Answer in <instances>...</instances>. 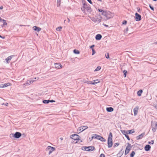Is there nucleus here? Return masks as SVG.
Masks as SVG:
<instances>
[{"label":"nucleus","instance_id":"1","mask_svg":"<svg viewBox=\"0 0 157 157\" xmlns=\"http://www.w3.org/2000/svg\"><path fill=\"white\" fill-rule=\"evenodd\" d=\"M113 135L112 133L111 132H109V135L108 139L107 144H108V147L109 148L111 147L113 144L112 140Z\"/></svg>","mask_w":157,"mask_h":157},{"label":"nucleus","instance_id":"2","mask_svg":"<svg viewBox=\"0 0 157 157\" xmlns=\"http://www.w3.org/2000/svg\"><path fill=\"white\" fill-rule=\"evenodd\" d=\"M103 15L105 16V19L106 20H108L113 17L111 13L109 11H105V12L103 13Z\"/></svg>","mask_w":157,"mask_h":157},{"label":"nucleus","instance_id":"3","mask_svg":"<svg viewBox=\"0 0 157 157\" xmlns=\"http://www.w3.org/2000/svg\"><path fill=\"white\" fill-rule=\"evenodd\" d=\"M21 134L19 132H16L15 133H11L10 135V137H13L14 138L18 139L21 136Z\"/></svg>","mask_w":157,"mask_h":157},{"label":"nucleus","instance_id":"4","mask_svg":"<svg viewBox=\"0 0 157 157\" xmlns=\"http://www.w3.org/2000/svg\"><path fill=\"white\" fill-rule=\"evenodd\" d=\"M95 149V147L94 146H83L82 148V150L88 151H92L94 150Z\"/></svg>","mask_w":157,"mask_h":157},{"label":"nucleus","instance_id":"5","mask_svg":"<svg viewBox=\"0 0 157 157\" xmlns=\"http://www.w3.org/2000/svg\"><path fill=\"white\" fill-rule=\"evenodd\" d=\"M100 18H99L97 16H95L94 17H90L91 20L95 23H99L101 21V17H100V16L99 15Z\"/></svg>","mask_w":157,"mask_h":157},{"label":"nucleus","instance_id":"6","mask_svg":"<svg viewBox=\"0 0 157 157\" xmlns=\"http://www.w3.org/2000/svg\"><path fill=\"white\" fill-rule=\"evenodd\" d=\"M127 144L128 146L126 147L125 151L124 154L125 155L128 153L132 147V146L130 143H128Z\"/></svg>","mask_w":157,"mask_h":157},{"label":"nucleus","instance_id":"7","mask_svg":"<svg viewBox=\"0 0 157 157\" xmlns=\"http://www.w3.org/2000/svg\"><path fill=\"white\" fill-rule=\"evenodd\" d=\"M70 137L71 138L75 140H79L80 137L78 135L76 134H74L72 135H71L70 136Z\"/></svg>","mask_w":157,"mask_h":157},{"label":"nucleus","instance_id":"8","mask_svg":"<svg viewBox=\"0 0 157 157\" xmlns=\"http://www.w3.org/2000/svg\"><path fill=\"white\" fill-rule=\"evenodd\" d=\"M55 148L53 147H51L50 146H48L47 148H46V151H49V153H48V154L49 155L54 150H55Z\"/></svg>","mask_w":157,"mask_h":157},{"label":"nucleus","instance_id":"9","mask_svg":"<svg viewBox=\"0 0 157 157\" xmlns=\"http://www.w3.org/2000/svg\"><path fill=\"white\" fill-rule=\"evenodd\" d=\"M135 20L136 21H140L141 19V16L138 13H136L135 14Z\"/></svg>","mask_w":157,"mask_h":157},{"label":"nucleus","instance_id":"10","mask_svg":"<svg viewBox=\"0 0 157 157\" xmlns=\"http://www.w3.org/2000/svg\"><path fill=\"white\" fill-rule=\"evenodd\" d=\"M83 4H85L84 7H85V9H86L87 11L89 12H91V8L89 5H87L86 2H85Z\"/></svg>","mask_w":157,"mask_h":157},{"label":"nucleus","instance_id":"11","mask_svg":"<svg viewBox=\"0 0 157 157\" xmlns=\"http://www.w3.org/2000/svg\"><path fill=\"white\" fill-rule=\"evenodd\" d=\"M83 82L85 83H87V84H90L92 85H95L96 84H97L99 83V82H92L91 81H87L86 80H83Z\"/></svg>","mask_w":157,"mask_h":157},{"label":"nucleus","instance_id":"12","mask_svg":"<svg viewBox=\"0 0 157 157\" xmlns=\"http://www.w3.org/2000/svg\"><path fill=\"white\" fill-rule=\"evenodd\" d=\"M88 128V126H82L79 127L78 129L79 131H81V132H82L87 129Z\"/></svg>","mask_w":157,"mask_h":157},{"label":"nucleus","instance_id":"13","mask_svg":"<svg viewBox=\"0 0 157 157\" xmlns=\"http://www.w3.org/2000/svg\"><path fill=\"white\" fill-rule=\"evenodd\" d=\"M124 153L123 149L122 148L117 155V157H121Z\"/></svg>","mask_w":157,"mask_h":157},{"label":"nucleus","instance_id":"14","mask_svg":"<svg viewBox=\"0 0 157 157\" xmlns=\"http://www.w3.org/2000/svg\"><path fill=\"white\" fill-rule=\"evenodd\" d=\"M10 84H11L9 82L5 84H2L1 85L0 87L3 88L5 87H6L9 86H10Z\"/></svg>","mask_w":157,"mask_h":157},{"label":"nucleus","instance_id":"15","mask_svg":"<svg viewBox=\"0 0 157 157\" xmlns=\"http://www.w3.org/2000/svg\"><path fill=\"white\" fill-rule=\"evenodd\" d=\"M55 67L57 69H60L62 68V66L60 63H55Z\"/></svg>","mask_w":157,"mask_h":157},{"label":"nucleus","instance_id":"16","mask_svg":"<svg viewBox=\"0 0 157 157\" xmlns=\"http://www.w3.org/2000/svg\"><path fill=\"white\" fill-rule=\"evenodd\" d=\"M145 133L144 132L142 133L140 135L136 136V139L137 140H139L143 138V136L144 135Z\"/></svg>","mask_w":157,"mask_h":157},{"label":"nucleus","instance_id":"17","mask_svg":"<svg viewBox=\"0 0 157 157\" xmlns=\"http://www.w3.org/2000/svg\"><path fill=\"white\" fill-rule=\"evenodd\" d=\"M151 128H152V131L153 132H156V129H157V122H156L155 124V127H153L152 124H151Z\"/></svg>","mask_w":157,"mask_h":157},{"label":"nucleus","instance_id":"18","mask_svg":"<svg viewBox=\"0 0 157 157\" xmlns=\"http://www.w3.org/2000/svg\"><path fill=\"white\" fill-rule=\"evenodd\" d=\"M33 29L35 31H36L37 32H39L41 30V28L36 26H34L33 27Z\"/></svg>","mask_w":157,"mask_h":157},{"label":"nucleus","instance_id":"19","mask_svg":"<svg viewBox=\"0 0 157 157\" xmlns=\"http://www.w3.org/2000/svg\"><path fill=\"white\" fill-rule=\"evenodd\" d=\"M102 37V36L101 34H98L95 36V39L96 40H100Z\"/></svg>","mask_w":157,"mask_h":157},{"label":"nucleus","instance_id":"20","mask_svg":"<svg viewBox=\"0 0 157 157\" xmlns=\"http://www.w3.org/2000/svg\"><path fill=\"white\" fill-rule=\"evenodd\" d=\"M151 148V146L149 145H146L144 148V150L146 151H150Z\"/></svg>","mask_w":157,"mask_h":157},{"label":"nucleus","instance_id":"21","mask_svg":"<svg viewBox=\"0 0 157 157\" xmlns=\"http://www.w3.org/2000/svg\"><path fill=\"white\" fill-rule=\"evenodd\" d=\"M138 108L137 107H135L133 109V112L134 113V115L135 116H136L138 113Z\"/></svg>","mask_w":157,"mask_h":157},{"label":"nucleus","instance_id":"22","mask_svg":"<svg viewBox=\"0 0 157 157\" xmlns=\"http://www.w3.org/2000/svg\"><path fill=\"white\" fill-rule=\"evenodd\" d=\"M106 110L107 112H110L113 111L114 110V109L112 107H109L106 108Z\"/></svg>","mask_w":157,"mask_h":157},{"label":"nucleus","instance_id":"23","mask_svg":"<svg viewBox=\"0 0 157 157\" xmlns=\"http://www.w3.org/2000/svg\"><path fill=\"white\" fill-rule=\"evenodd\" d=\"M98 140H99L102 142H105L106 141V140L104 138L101 136L99 135V136H98Z\"/></svg>","mask_w":157,"mask_h":157},{"label":"nucleus","instance_id":"24","mask_svg":"<svg viewBox=\"0 0 157 157\" xmlns=\"http://www.w3.org/2000/svg\"><path fill=\"white\" fill-rule=\"evenodd\" d=\"M98 136H99V135L96 134H93V136L92 137L91 140H90V141H91L93 139H97L98 140Z\"/></svg>","mask_w":157,"mask_h":157},{"label":"nucleus","instance_id":"25","mask_svg":"<svg viewBox=\"0 0 157 157\" xmlns=\"http://www.w3.org/2000/svg\"><path fill=\"white\" fill-rule=\"evenodd\" d=\"M34 81V80H28L26 81V82L24 84L25 85H29L31 83L33 82Z\"/></svg>","mask_w":157,"mask_h":157},{"label":"nucleus","instance_id":"26","mask_svg":"<svg viewBox=\"0 0 157 157\" xmlns=\"http://www.w3.org/2000/svg\"><path fill=\"white\" fill-rule=\"evenodd\" d=\"M135 132V131L133 130V129H131L127 131V132L126 133L127 134H130L133 133H134Z\"/></svg>","mask_w":157,"mask_h":157},{"label":"nucleus","instance_id":"27","mask_svg":"<svg viewBox=\"0 0 157 157\" xmlns=\"http://www.w3.org/2000/svg\"><path fill=\"white\" fill-rule=\"evenodd\" d=\"M143 91L142 90H140L137 92V94L139 96H140L143 93Z\"/></svg>","mask_w":157,"mask_h":157},{"label":"nucleus","instance_id":"28","mask_svg":"<svg viewBox=\"0 0 157 157\" xmlns=\"http://www.w3.org/2000/svg\"><path fill=\"white\" fill-rule=\"evenodd\" d=\"M13 56H9L6 59V61L7 63H9V61L11 59Z\"/></svg>","mask_w":157,"mask_h":157},{"label":"nucleus","instance_id":"29","mask_svg":"<svg viewBox=\"0 0 157 157\" xmlns=\"http://www.w3.org/2000/svg\"><path fill=\"white\" fill-rule=\"evenodd\" d=\"M73 51V52L75 54H80V52L78 50L76 49L74 50Z\"/></svg>","mask_w":157,"mask_h":157},{"label":"nucleus","instance_id":"30","mask_svg":"<svg viewBox=\"0 0 157 157\" xmlns=\"http://www.w3.org/2000/svg\"><path fill=\"white\" fill-rule=\"evenodd\" d=\"M50 100H43L42 102L44 104H48L49 103Z\"/></svg>","mask_w":157,"mask_h":157},{"label":"nucleus","instance_id":"31","mask_svg":"<svg viewBox=\"0 0 157 157\" xmlns=\"http://www.w3.org/2000/svg\"><path fill=\"white\" fill-rule=\"evenodd\" d=\"M84 5H85V4H83V6L81 8V10L82 11V12L84 13H85V7H84Z\"/></svg>","mask_w":157,"mask_h":157},{"label":"nucleus","instance_id":"32","mask_svg":"<svg viewBox=\"0 0 157 157\" xmlns=\"http://www.w3.org/2000/svg\"><path fill=\"white\" fill-rule=\"evenodd\" d=\"M135 154V152L134 151H133L130 154V157H133Z\"/></svg>","mask_w":157,"mask_h":157},{"label":"nucleus","instance_id":"33","mask_svg":"<svg viewBox=\"0 0 157 157\" xmlns=\"http://www.w3.org/2000/svg\"><path fill=\"white\" fill-rule=\"evenodd\" d=\"M101 68V67L100 66H98L96 69L94 70V71H96L100 70Z\"/></svg>","mask_w":157,"mask_h":157},{"label":"nucleus","instance_id":"34","mask_svg":"<svg viewBox=\"0 0 157 157\" xmlns=\"http://www.w3.org/2000/svg\"><path fill=\"white\" fill-rule=\"evenodd\" d=\"M123 72L124 73V77H125L126 76L127 74L128 73L127 71V70H124L123 71Z\"/></svg>","mask_w":157,"mask_h":157},{"label":"nucleus","instance_id":"35","mask_svg":"<svg viewBox=\"0 0 157 157\" xmlns=\"http://www.w3.org/2000/svg\"><path fill=\"white\" fill-rule=\"evenodd\" d=\"M127 134H124V135L127 138V139L128 140H130V139L129 138V136L127 135Z\"/></svg>","mask_w":157,"mask_h":157},{"label":"nucleus","instance_id":"36","mask_svg":"<svg viewBox=\"0 0 157 157\" xmlns=\"http://www.w3.org/2000/svg\"><path fill=\"white\" fill-rule=\"evenodd\" d=\"M105 57L107 59H109V53H106L105 54Z\"/></svg>","mask_w":157,"mask_h":157},{"label":"nucleus","instance_id":"37","mask_svg":"<svg viewBox=\"0 0 157 157\" xmlns=\"http://www.w3.org/2000/svg\"><path fill=\"white\" fill-rule=\"evenodd\" d=\"M61 0H57V6H59L60 5V2Z\"/></svg>","mask_w":157,"mask_h":157},{"label":"nucleus","instance_id":"38","mask_svg":"<svg viewBox=\"0 0 157 157\" xmlns=\"http://www.w3.org/2000/svg\"><path fill=\"white\" fill-rule=\"evenodd\" d=\"M62 29V27L61 26H59L57 27L56 30L57 31H60L61 30V29Z\"/></svg>","mask_w":157,"mask_h":157},{"label":"nucleus","instance_id":"39","mask_svg":"<svg viewBox=\"0 0 157 157\" xmlns=\"http://www.w3.org/2000/svg\"><path fill=\"white\" fill-rule=\"evenodd\" d=\"M98 10L99 12H101V14L103 15V13H104V12H105V11H104L102 10L101 9H98Z\"/></svg>","mask_w":157,"mask_h":157},{"label":"nucleus","instance_id":"40","mask_svg":"<svg viewBox=\"0 0 157 157\" xmlns=\"http://www.w3.org/2000/svg\"><path fill=\"white\" fill-rule=\"evenodd\" d=\"M119 144H120L119 143H115L113 145V147H116L118 146Z\"/></svg>","mask_w":157,"mask_h":157},{"label":"nucleus","instance_id":"41","mask_svg":"<svg viewBox=\"0 0 157 157\" xmlns=\"http://www.w3.org/2000/svg\"><path fill=\"white\" fill-rule=\"evenodd\" d=\"M149 6L151 10L153 11L154 10V7L151 6V4H149Z\"/></svg>","mask_w":157,"mask_h":157},{"label":"nucleus","instance_id":"42","mask_svg":"<svg viewBox=\"0 0 157 157\" xmlns=\"http://www.w3.org/2000/svg\"><path fill=\"white\" fill-rule=\"evenodd\" d=\"M148 143L150 144H153L154 143V141L152 140L151 142H148Z\"/></svg>","mask_w":157,"mask_h":157},{"label":"nucleus","instance_id":"43","mask_svg":"<svg viewBox=\"0 0 157 157\" xmlns=\"http://www.w3.org/2000/svg\"><path fill=\"white\" fill-rule=\"evenodd\" d=\"M127 21L126 20H124L122 22V24L123 25H126L127 23Z\"/></svg>","mask_w":157,"mask_h":157},{"label":"nucleus","instance_id":"44","mask_svg":"<svg viewBox=\"0 0 157 157\" xmlns=\"http://www.w3.org/2000/svg\"><path fill=\"white\" fill-rule=\"evenodd\" d=\"M7 25V23L6 22V20H4V21H3V25H4V26L5 25Z\"/></svg>","mask_w":157,"mask_h":157},{"label":"nucleus","instance_id":"45","mask_svg":"<svg viewBox=\"0 0 157 157\" xmlns=\"http://www.w3.org/2000/svg\"><path fill=\"white\" fill-rule=\"evenodd\" d=\"M92 55H94V54L96 52H95V50L94 49H92Z\"/></svg>","mask_w":157,"mask_h":157},{"label":"nucleus","instance_id":"46","mask_svg":"<svg viewBox=\"0 0 157 157\" xmlns=\"http://www.w3.org/2000/svg\"><path fill=\"white\" fill-rule=\"evenodd\" d=\"M121 132L124 134V133L126 134V133L127 132V131H126L125 130H121Z\"/></svg>","mask_w":157,"mask_h":157},{"label":"nucleus","instance_id":"47","mask_svg":"<svg viewBox=\"0 0 157 157\" xmlns=\"http://www.w3.org/2000/svg\"><path fill=\"white\" fill-rule=\"evenodd\" d=\"M100 157H105V155L104 154L102 153L100 155Z\"/></svg>","mask_w":157,"mask_h":157},{"label":"nucleus","instance_id":"48","mask_svg":"<svg viewBox=\"0 0 157 157\" xmlns=\"http://www.w3.org/2000/svg\"><path fill=\"white\" fill-rule=\"evenodd\" d=\"M140 10V7L137 8V11L140 13H141Z\"/></svg>","mask_w":157,"mask_h":157},{"label":"nucleus","instance_id":"49","mask_svg":"<svg viewBox=\"0 0 157 157\" xmlns=\"http://www.w3.org/2000/svg\"><path fill=\"white\" fill-rule=\"evenodd\" d=\"M94 46H95V45L94 44H93L90 47V48L92 49H94L93 47H94Z\"/></svg>","mask_w":157,"mask_h":157},{"label":"nucleus","instance_id":"50","mask_svg":"<svg viewBox=\"0 0 157 157\" xmlns=\"http://www.w3.org/2000/svg\"><path fill=\"white\" fill-rule=\"evenodd\" d=\"M55 102V101L53 100H50V101H49V102H52V103L54 102Z\"/></svg>","mask_w":157,"mask_h":157},{"label":"nucleus","instance_id":"51","mask_svg":"<svg viewBox=\"0 0 157 157\" xmlns=\"http://www.w3.org/2000/svg\"><path fill=\"white\" fill-rule=\"evenodd\" d=\"M87 1L90 4H92V2L91 0H87Z\"/></svg>","mask_w":157,"mask_h":157},{"label":"nucleus","instance_id":"52","mask_svg":"<svg viewBox=\"0 0 157 157\" xmlns=\"http://www.w3.org/2000/svg\"><path fill=\"white\" fill-rule=\"evenodd\" d=\"M4 20V19H2L1 17H0V22H3Z\"/></svg>","mask_w":157,"mask_h":157},{"label":"nucleus","instance_id":"53","mask_svg":"<svg viewBox=\"0 0 157 157\" xmlns=\"http://www.w3.org/2000/svg\"><path fill=\"white\" fill-rule=\"evenodd\" d=\"M103 25L104 26H105L106 27H109V26L108 25H106V24H105L104 23L103 24Z\"/></svg>","mask_w":157,"mask_h":157},{"label":"nucleus","instance_id":"54","mask_svg":"<svg viewBox=\"0 0 157 157\" xmlns=\"http://www.w3.org/2000/svg\"><path fill=\"white\" fill-rule=\"evenodd\" d=\"M0 37L2 38V39H4L5 38V36H2L0 35Z\"/></svg>","mask_w":157,"mask_h":157},{"label":"nucleus","instance_id":"55","mask_svg":"<svg viewBox=\"0 0 157 157\" xmlns=\"http://www.w3.org/2000/svg\"><path fill=\"white\" fill-rule=\"evenodd\" d=\"M2 105H5L6 106H8V103H6L5 104L3 103Z\"/></svg>","mask_w":157,"mask_h":157},{"label":"nucleus","instance_id":"56","mask_svg":"<svg viewBox=\"0 0 157 157\" xmlns=\"http://www.w3.org/2000/svg\"><path fill=\"white\" fill-rule=\"evenodd\" d=\"M128 31V28L127 27L125 29L126 32H127Z\"/></svg>","mask_w":157,"mask_h":157},{"label":"nucleus","instance_id":"57","mask_svg":"<svg viewBox=\"0 0 157 157\" xmlns=\"http://www.w3.org/2000/svg\"><path fill=\"white\" fill-rule=\"evenodd\" d=\"M3 7L2 6L0 7V10H2L3 9Z\"/></svg>","mask_w":157,"mask_h":157},{"label":"nucleus","instance_id":"58","mask_svg":"<svg viewBox=\"0 0 157 157\" xmlns=\"http://www.w3.org/2000/svg\"><path fill=\"white\" fill-rule=\"evenodd\" d=\"M94 82L96 81V82H98V79H97V80H94Z\"/></svg>","mask_w":157,"mask_h":157},{"label":"nucleus","instance_id":"59","mask_svg":"<svg viewBox=\"0 0 157 157\" xmlns=\"http://www.w3.org/2000/svg\"><path fill=\"white\" fill-rule=\"evenodd\" d=\"M1 26L3 28L4 26V25H3V24L2 25H1Z\"/></svg>","mask_w":157,"mask_h":157},{"label":"nucleus","instance_id":"60","mask_svg":"<svg viewBox=\"0 0 157 157\" xmlns=\"http://www.w3.org/2000/svg\"><path fill=\"white\" fill-rule=\"evenodd\" d=\"M154 44H157V41L155 42L154 43Z\"/></svg>","mask_w":157,"mask_h":157},{"label":"nucleus","instance_id":"61","mask_svg":"<svg viewBox=\"0 0 157 157\" xmlns=\"http://www.w3.org/2000/svg\"><path fill=\"white\" fill-rule=\"evenodd\" d=\"M153 1H157V0H152Z\"/></svg>","mask_w":157,"mask_h":157},{"label":"nucleus","instance_id":"62","mask_svg":"<svg viewBox=\"0 0 157 157\" xmlns=\"http://www.w3.org/2000/svg\"><path fill=\"white\" fill-rule=\"evenodd\" d=\"M98 1H100V2H101V0H98Z\"/></svg>","mask_w":157,"mask_h":157},{"label":"nucleus","instance_id":"63","mask_svg":"<svg viewBox=\"0 0 157 157\" xmlns=\"http://www.w3.org/2000/svg\"><path fill=\"white\" fill-rule=\"evenodd\" d=\"M60 139H61V140H63V138H60Z\"/></svg>","mask_w":157,"mask_h":157},{"label":"nucleus","instance_id":"64","mask_svg":"<svg viewBox=\"0 0 157 157\" xmlns=\"http://www.w3.org/2000/svg\"><path fill=\"white\" fill-rule=\"evenodd\" d=\"M68 21H70V20H69V19H68Z\"/></svg>","mask_w":157,"mask_h":157}]
</instances>
